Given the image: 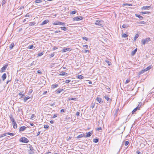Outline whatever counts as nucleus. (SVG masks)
<instances>
[{"instance_id": "obj_28", "label": "nucleus", "mask_w": 154, "mask_h": 154, "mask_svg": "<svg viewBox=\"0 0 154 154\" xmlns=\"http://www.w3.org/2000/svg\"><path fill=\"white\" fill-rule=\"evenodd\" d=\"M105 61L107 63L108 66H110L112 64L109 61L107 60H105Z\"/></svg>"}, {"instance_id": "obj_17", "label": "nucleus", "mask_w": 154, "mask_h": 154, "mask_svg": "<svg viewBox=\"0 0 154 154\" xmlns=\"http://www.w3.org/2000/svg\"><path fill=\"white\" fill-rule=\"evenodd\" d=\"M150 8V6H143L142 8V10L149 9Z\"/></svg>"}, {"instance_id": "obj_7", "label": "nucleus", "mask_w": 154, "mask_h": 154, "mask_svg": "<svg viewBox=\"0 0 154 154\" xmlns=\"http://www.w3.org/2000/svg\"><path fill=\"white\" fill-rule=\"evenodd\" d=\"M9 118L10 119V121L12 122V123L16 122L15 119L13 117V116L11 114L9 116Z\"/></svg>"}, {"instance_id": "obj_6", "label": "nucleus", "mask_w": 154, "mask_h": 154, "mask_svg": "<svg viewBox=\"0 0 154 154\" xmlns=\"http://www.w3.org/2000/svg\"><path fill=\"white\" fill-rule=\"evenodd\" d=\"M8 66V65H6L3 66L1 68V70L0 71V72H5V71L6 70V68H7Z\"/></svg>"}, {"instance_id": "obj_44", "label": "nucleus", "mask_w": 154, "mask_h": 154, "mask_svg": "<svg viewBox=\"0 0 154 154\" xmlns=\"http://www.w3.org/2000/svg\"><path fill=\"white\" fill-rule=\"evenodd\" d=\"M76 11H72L71 12V14H75L76 12Z\"/></svg>"}, {"instance_id": "obj_25", "label": "nucleus", "mask_w": 154, "mask_h": 154, "mask_svg": "<svg viewBox=\"0 0 154 154\" xmlns=\"http://www.w3.org/2000/svg\"><path fill=\"white\" fill-rule=\"evenodd\" d=\"M77 77L79 79H82L84 78V76L81 75H79L77 76Z\"/></svg>"}, {"instance_id": "obj_5", "label": "nucleus", "mask_w": 154, "mask_h": 154, "mask_svg": "<svg viewBox=\"0 0 154 154\" xmlns=\"http://www.w3.org/2000/svg\"><path fill=\"white\" fill-rule=\"evenodd\" d=\"M83 17L81 16H78L74 17L73 18V21H79L82 20L83 19Z\"/></svg>"}, {"instance_id": "obj_29", "label": "nucleus", "mask_w": 154, "mask_h": 154, "mask_svg": "<svg viewBox=\"0 0 154 154\" xmlns=\"http://www.w3.org/2000/svg\"><path fill=\"white\" fill-rule=\"evenodd\" d=\"M135 16L139 18L140 19H143V17H142V16H141L140 15H139V14H135Z\"/></svg>"}, {"instance_id": "obj_23", "label": "nucleus", "mask_w": 154, "mask_h": 154, "mask_svg": "<svg viewBox=\"0 0 154 154\" xmlns=\"http://www.w3.org/2000/svg\"><path fill=\"white\" fill-rule=\"evenodd\" d=\"M139 36V35L138 34H136V35H135V36H134V41H135L136 39L138 38Z\"/></svg>"}, {"instance_id": "obj_54", "label": "nucleus", "mask_w": 154, "mask_h": 154, "mask_svg": "<svg viewBox=\"0 0 154 154\" xmlns=\"http://www.w3.org/2000/svg\"><path fill=\"white\" fill-rule=\"evenodd\" d=\"M49 127V126L48 125H44V128H47Z\"/></svg>"}, {"instance_id": "obj_61", "label": "nucleus", "mask_w": 154, "mask_h": 154, "mask_svg": "<svg viewBox=\"0 0 154 154\" xmlns=\"http://www.w3.org/2000/svg\"><path fill=\"white\" fill-rule=\"evenodd\" d=\"M65 110H66L65 109H61L60 110V112H61L62 113L63 112H64Z\"/></svg>"}, {"instance_id": "obj_20", "label": "nucleus", "mask_w": 154, "mask_h": 154, "mask_svg": "<svg viewBox=\"0 0 154 154\" xmlns=\"http://www.w3.org/2000/svg\"><path fill=\"white\" fill-rule=\"evenodd\" d=\"M13 128L14 129H16L17 128V125L16 122L12 123Z\"/></svg>"}, {"instance_id": "obj_18", "label": "nucleus", "mask_w": 154, "mask_h": 154, "mask_svg": "<svg viewBox=\"0 0 154 154\" xmlns=\"http://www.w3.org/2000/svg\"><path fill=\"white\" fill-rule=\"evenodd\" d=\"M85 134H80V135L78 136L76 138L77 139H79V138H82V137H85Z\"/></svg>"}, {"instance_id": "obj_36", "label": "nucleus", "mask_w": 154, "mask_h": 154, "mask_svg": "<svg viewBox=\"0 0 154 154\" xmlns=\"http://www.w3.org/2000/svg\"><path fill=\"white\" fill-rule=\"evenodd\" d=\"M44 54L43 52H41L40 53H38L37 54L38 57H40L42 56Z\"/></svg>"}, {"instance_id": "obj_32", "label": "nucleus", "mask_w": 154, "mask_h": 154, "mask_svg": "<svg viewBox=\"0 0 154 154\" xmlns=\"http://www.w3.org/2000/svg\"><path fill=\"white\" fill-rule=\"evenodd\" d=\"M7 135V134L6 133H4L3 134H1L0 135V138L1 137H4L6 136Z\"/></svg>"}, {"instance_id": "obj_2", "label": "nucleus", "mask_w": 154, "mask_h": 154, "mask_svg": "<svg viewBox=\"0 0 154 154\" xmlns=\"http://www.w3.org/2000/svg\"><path fill=\"white\" fill-rule=\"evenodd\" d=\"M95 24L101 27L104 26V22L103 20H97L95 23Z\"/></svg>"}, {"instance_id": "obj_59", "label": "nucleus", "mask_w": 154, "mask_h": 154, "mask_svg": "<svg viewBox=\"0 0 154 154\" xmlns=\"http://www.w3.org/2000/svg\"><path fill=\"white\" fill-rule=\"evenodd\" d=\"M76 99H77L76 98H70V100H76Z\"/></svg>"}, {"instance_id": "obj_10", "label": "nucleus", "mask_w": 154, "mask_h": 154, "mask_svg": "<svg viewBox=\"0 0 154 154\" xmlns=\"http://www.w3.org/2000/svg\"><path fill=\"white\" fill-rule=\"evenodd\" d=\"M64 90L63 89H58L55 91V94H60L61 92L63 91Z\"/></svg>"}, {"instance_id": "obj_4", "label": "nucleus", "mask_w": 154, "mask_h": 154, "mask_svg": "<svg viewBox=\"0 0 154 154\" xmlns=\"http://www.w3.org/2000/svg\"><path fill=\"white\" fill-rule=\"evenodd\" d=\"M20 141L22 143H27L28 142L29 140L26 137H22L20 139Z\"/></svg>"}, {"instance_id": "obj_50", "label": "nucleus", "mask_w": 154, "mask_h": 154, "mask_svg": "<svg viewBox=\"0 0 154 154\" xmlns=\"http://www.w3.org/2000/svg\"><path fill=\"white\" fill-rule=\"evenodd\" d=\"M95 106V104L92 103L91 106V107L92 108H93Z\"/></svg>"}, {"instance_id": "obj_16", "label": "nucleus", "mask_w": 154, "mask_h": 154, "mask_svg": "<svg viewBox=\"0 0 154 154\" xmlns=\"http://www.w3.org/2000/svg\"><path fill=\"white\" fill-rule=\"evenodd\" d=\"M92 135V133L91 132H89L86 133V135H85V137H90Z\"/></svg>"}, {"instance_id": "obj_38", "label": "nucleus", "mask_w": 154, "mask_h": 154, "mask_svg": "<svg viewBox=\"0 0 154 154\" xmlns=\"http://www.w3.org/2000/svg\"><path fill=\"white\" fill-rule=\"evenodd\" d=\"M35 24V23L34 22H31L29 23V25L30 26H31L34 25Z\"/></svg>"}, {"instance_id": "obj_19", "label": "nucleus", "mask_w": 154, "mask_h": 154, "mask_svg": "<svg viewBox=\"0 0 154 154\" xmlns=\"http://www.w3.org/2000/svg\"><path fill=\"white\" fill-rule=\"evenodd\" d=\"M137 51V49L135 48L134 51H133L131 53V54L132 55H134L136 53Z\"/></svg>"}, {"instance_id": "obj_64", "label": "nucleus", "mask_w": 154, "mask_h": 154, "mask_svg": "<svg viewBox=\"0 0 154 154\" xmlns=\"http://www.w3.org/2000/svg\"><path fill=\"white\" fill-rule=\"evenodd\" d=\"M45 154H51V152H48L46 153Z\"/></svg>"}, {"instance_id": "obj_30", "label": "nucleus", "mask_w": 154, "mask_h": 154, "mask_svg": "<svg viewBox=\"0 0 154 154\" xmlns=\"http://www.w3.org/2000/svg\"><path fill=\"white\" fill-rule=\"evenodd\" d=\"M61 29L64 31H66L67 30V28L65 26L60 27Z\"/></svg>"}, {"instance_id": "obj_49", "label": "nucleus", "mask_w": 154, "mask_h": 154, "mask_svg": "<svg viewBox=\"0 0 154 154\" xmlns=\"http://www.w3.org/2000/svg\"><path fill=\"white\" fill-rule=\"evenodd\" d=\"M71 81V80H69V79H68V80H66V81H65V82L66 83H69V82H70Z\"/></svg>"}, {"instance_id": "obj_53", "label": "nucleus", "mask_w": 154, "mask_h": 154, "mask_svg": "<svg viewBox=\"0 0 154 154\" xmlns=\"http://www.w3.org/2000/svg\"><path fill=\"white\" fill-rule=\"evenodd\" d=\"M136 153L137 154H142V153H141L139 150H138L136 151Z\"/></svg>"}, {"instance_id": "obj_47", "label": "nucleus", "mask_w": 154, "mask_h": 154, "mask_svg": "<svg viewBox=\"0 0 154 154\" xmlns=\"http://www.w3.org/2000/svg\"><path fill=\"white\" fill-rule=\"evenodd\" d=\"M142 105V103L141 102L139 103V104L137 106L139 107V108L140 109V108L141 107Z\"/></svg>"}, {"instance_id": "obj_8", "label": "nucleus", "mask_w": 154, "mask_h": 154, "mask_svg": "<svg viewBox=\"0 0 154 154\" xmlns=\"http://www.w3.org/2000/svg\"><path fill=\"white\" fill-rule=\"evenodd\" d=\"M103 97L105 98V99L108 102L110 103L112 101V100L111 99L109 98L106 95Z\"/></svg>"}, {"instance_id": "obj_52", "label": "nucleus", "mask_w": 154, "mask_h": 154, "mask_svg": "<svg viewBox=\"0 0 154 154\" xmlns=\"http://www.w3.org/2000/svg\"><path fill=\"white\" fill-rule=\"evenodd\" d=\"M33 47L34 46L33 45H30L29 46V49H31L33 48Z\"/></svg>"}, {"instance_id": "obj_41", "label": "nucleus", "mask_w": 154, "mask_h": 154, "mask_svg": "<svg viewBox=\"0 0 154 154\" xmlns=\"http://www.w3.org/2000/svg\"><path fill=\"white\" fill-rule=\"evenodd\" d=\"M42 2V0H36L35 1V2L36 3H41Z\"/></svg>"}, {"instance_id": "obj_9", "label": "nucleus", "mask_w": 154, "mask_h": 154, "mask_svg": "<svg viewBox=\"0 0 154 154\" xmlns=\"http://www.w3.org/2000/svg\"><path fill=\"white\" fill-rule=\"evenodd\" d=\"M96 100L98 101L100 103H102L103 102L102 99L98 97H97L96 98Z\"/></svg>"}, {"instance_id": "obj_40", "label": "nucleus", "mask_w": 154, "mask_h": 154, "mask_svg": "<svg viewBox=\"0 0 154 154\" xmlns=\"http://www.w3.org/2000/svg\"><path fill=\"white\" fill-rule=\"evenodd\" d=\"M30 150L28 151H34V149H33V147L32 146H29Z\"/></svg>"}, {"instance_id": "obj_56", "label": "nucleus", "mask_w": 154, "mask_h": 154, "mask_svg": "<svg viewBox=\"0 0 154 154\" xmlns=\"http://www.w3.org/2000/svg\"><path fill=\"white\" fill-rule=\"evenodd\" d=\"M130 80L128 79H127L126 80L125 82V84H126L128 83H129L130 82Z\"/></svg>"}, {"instance_id": "obj_1", "label": "nucleus", "mask_w": 154, "mask_h": 154, "mask_svg": "<svg viewBox=\"0 0 154 154\" xmlns=\"http://www.w3.org/2000/svg\"><path fill=\"white\" fill-rule=\"evenodd\" d=\"M152 68L151 65H150L147 67L146 68L143 69L140 72H139L138 73L139 75H140L145 72H146L148 70H149Z\"/></svg>"}, {"instance_id": "obj_34", "label": "nucleus", "mask_w": 154, "mask_h": 154, "mask_svg": "<svg viewBox=\"0 0 154 154\" xmlns=\"http://www.w3.org/2000/svg\"><path fill=\"white\" fill-rule=\"evenodd\" d=\"M59 21L55 22L53 23V24L54 25H59L58 23H59Z\"/></svg>"}, {"instance_id": "obj_63", "label": "nucleus", "mask_w": 154, "mask_h": 154, "mask_svg": "<svg viewBox=\"0 0 154 154\" xmlns=\"http://www.w3.org/2000/svg\"><path fill=\"white\" fill-rule=\"evenodd\" d=\"M30 16V15L29 14H27L26 16H25V17H29Z\"/></svg>"}, {"instance_id": "obj_24", "label": "nucleus", "mask_w": 154, "mask_h": 154, "mask_svg": "<svg viewBox=\"0 0 154 154\" xmlns=\"http://www.w3.org/2000/svg\"><path fill=\"white\" fill-rule=\"evenodd\" d=\"M14 43H12L9 46L10 49H12L14 47Z\"/></svg>"}, {"instance_id": "obj_46", "label": "nucleus", "mask_w": 154, "mask_h": 154, "mask_svg": "<svg viewBox=\"0 0 154 154\" xmlns=\"http://www.w3.org/2000/svg\"><path fill=\"white\" fill-rule=\"evenodd\" d=\"M58 114H54V115L52 117V118H54L57 117Z\"/></svg>"}, {"instance_id": "obj_58", "label": "nucleus", "mask_w": 154, "mask_h": 154, "mask_svg": "<svg viewBox=\"0 0 154 154\" xmlns=\"http://www.w3.org/2000/svg\"><path fill=\"white\" fill-rule=\"evenodd\" d=\"M102 130V128L101 127H99V128H98L97 129V131H99L100 130Z\"/></svg>"}, {"instance_id": "obj_11", "label": "nucleus", "mask_w": 154, "mask_h": 154, "mask_svg": "<svg viewBox=\"0 0 154 154\" xmlns=\"http://www.w3.org/2000/svg\"><path fill=\"white\" fill-rule=\"evenodd\" d=\"M140 110V109L139 108L138 106H137L136 108H134L132 112V114L134 113L135 112L137 111V110Z\"/></svg>"}, {"instance_id": "obj_21", "label": "nucleus", "mask_w": 154, "mask_h": 154, "mask_svg": "<svg viewBox=\"0 0 154 154\" xmlns=\"http://www.w3.org/2000/svg\"><path fill=\"white\" fill-rule=\"evenodd\" d=\"M58 86V85L57 84H56L55 85L53 84L51 85V88L52 89L55 88H57Z\"/></svg>"}, {"instance_id": "obj_22", "label": "nucleus", "mask_w": 154, "mask_h": 154, "mask_svg": "<svg viewBox=\"0 0 154 154\" xmlns=\"http://www.w3.org/2000/svg\"><path fill=\"white\" fill-rule=\"evenodd\" d=\"M61 73L60 74V75H68V74L65 72H61Z\"/></svg>"}, {"instance_id": "obj_45", "label": "nucleus", "mask_w": 154, "mask_h": 154, "mask_svg": "<svg viewBox=\"0 0 154 154\" xmlns=\"http://www.w3.org/2000/svg\"><path fill=\"white\" fill-rule=\"evenodd\" d=\"M55 53L54 52L52 53L51 55H50V57L51 58L53 57H54V56Z\"/></svg>"}, {"instance_id": "obj_15", "label": "nucleus", "mask_w": 154, "mask_h": 154, "mask_svg": "<svg viewBox=\"0 0 154 154\" xmlns=\"http://www.w3.org/2000/svg\"><path fill=\"white\" fill-rule=\"evenodd\" d=\"M71 49L69 48H64L63 50L62 51L63 52H65L68 51H71Z\"/></svg>"}, {"instance_id": "obj_55", "label": "nucleus", "mask_w": 154, "mask_h": 154, "mask_svg": "<svg viewBox=\"0 0 154 154\" xmlns=\"http://www.w3.org/2000/svg\"><path fill=\"white\" fill-rule=\"evenodd\" d=\"M139 24H145V22L144 21H140L139 23Z\"/></svg>"}, {"instance_id": "obj_39", "label": "nucleus", "mask_w": 154, "mask_h": 154, "mask_svg": "<svg viewBox=\"0 0 154 154\" xmlns=\"http://www.w3.org/2000/svg\"><path fill=\"white\" fill-rule=\"evenodd\" d=\"M128 36V35L125 33H124L122 35V37L126 38Z\"/></svg>"}, {"instance_id": "obj_26", "label": "nucleus", "mask_w": 154, "mask_h": 154, "mask_svg": "<svg viewBox=\"0 0 154 154\" xmlns=\"http://www.w3.org/2000/svg\"><path fill=\"white\" fill-rule=\"evenodd\" d=\"M128 25L126 24H123L122 27L124 28H125L128 27Z\"/></svg>"}, {"instance_id": "obj_3", "label": "nucleus", "mask_w": 154, "mask_h": 154, "mask_svg": "<svg viewBox=\"0 0 154 154\" xmlns=\"http://www.w3.org/2000/svg\"><path fill=\"white\" fill-rule=\"evenodd\" d=\"M150 41V38H146L144 39H143L141 41L142 44L143 45H145L146 43H147Z\"/></svg>"}, {"instance_id": "obj_31", "label": "nucleus", "mask_w": 154, "mask_h": 154, "mask_svg": "<svg viewBox=\"0 0 154 154\" xmlns=\"http://www.w3.org/2000/svg\"><path fill=\"white\" fill-rule=\"evenodd\" d=\"M99 141V139L97 138L94 139L93 140V142L95 143H97Z\"/></svg>"}, {"instance_id": "obj_13", "label": "nucleus", "mask_w": 154, "mask_h": 154, "mask_svg": "<svg viewBox=\"0 0 154 154\" xmlns=\"http://www.w3.org/2000/svg\"><path fill=\"white\" fill-rule=\"evenodd\" d=\"M49 22L48 20H46L44 21L40 24L41 25H43L47 24Z\"/></svg>"}, {"instance_id": "obj_62", "label": "nucleus", "mask_w": 154, "mask_h": 154, "mask_svg": "<svg viewBox=\"0 0 154 154\" xmlns=\"http://www.w3.org/2000/svg\"><path fill=\"white\" fill-rule=\"evenodd\" d=\"M60 32V30H56L55 31L54 33H58V32Z\"/></svg>"}, {"instance_id": "obj_48", "label": "nucleus", "mask_w": 154, "mask_h": 154, "mask_svg": "<svg viewBox=\"0 0 154 154\" xmlns=\"http://www.w3.org/2000/svg\"><path fill=\"white\" fill-rule=\"evenodd\" d=\"M129 143V142L128 141H126L125 142V146H127L128 145Z\"/></svg>"}, {"instance_id": "obj_43", "label": "nucleus", "mask_w": 154, "mask_h": 154, "mask_svg": "<svg viewBox=\"0 0 154 154\" xmlns=\"http://www.w3.org/2000/svg\"><path fill=\"white\" fill-rule=\"evenodd\" d=\"M6 0H3L2 2V5H3L6 2Z\"/></svg>"}, {"instance_id": "obj_60", "label": "nucleus", "mask_w": 154, "mask_h": 154, "mask_svg": "<svg viewBox=\"0 0 154 154\" xmlns=\"http://www.w3.org/2000/svg\"><path fill=\"white\" fill-rule=\"evenodd\" d=\"M79 114H80V112H77L76 113V115L77 116H79Z\"/></svg>"}, {"instance_id": "obj_35", "label": "nucleus", "mask_w": 154, "mask_h": 154, "mask_svg": "<svg viewBox=\"0 0 154 154\" xmlns=\"http://www.w3.org/2000/svg\"><path fill=\"white\" fill-rule=\"evenodd\" d=\"M19 95H21L20 98H22L25 95L24 94H22V92H20L19 93Z\"/></svg>"}, {"instance_id": "obj_42", "label": "nucleus", "mask_w": 154, "mask_h": 154, "mask_svg": "<svg viewBox=\"0 0 154 154\" xmlns=\"http://www.w3.org/2000/svg\"><path fill=\"white\" fill-rule=\"evenodd\" d=\"M58 24L59 25H64L65 23L61 22H59Z\"/></svg>"}, {"instance_id": "obj_33", "label": "nucleus", "mask_w": 154, "mask_h": 154, "mask_svg": "<svg viewBox=\"0 0 154 154\" xmlns=\"http://www.w3.org/2000/svg\"><path fill=\"white\" fill-rule=\"evenodd\" d=\"M6 134H7V135H10L11 136H13L15 134L14 133H6Z\"/></svg>"}, {"instance_id": "obj_14", "label": "nucleus", "mask_w": 154, "mask_h": 154, "mask_svg": "<svg viewBox=\"0 0 154 154\" xmlns=\"http://www.w3.org/2000/svg\"><path fill=\"white\" fill-rule=\"evenodd\" d=\"M7 77L6 74L5 73H4L3 74L2 76V80L4 81Z\"/></svg>"}, {"instance_id": "obj_27", "label": "nucleus", "mask_w": 154, "mask_h": 154, "mask_svg": "<svg viewBox=\"0 0 154 154\" xmlns=\"http://www.w3.org/2000/svg\"><path fill=\"white\" fill-rule=\"evenodd\" d=\"M30 97L29 96H27V97H25L24 98V102H26V101L29 99L30 98Z\"/></svg>"}, {"instance_id": "obj_37", "label": "nucleus", "mask_w": 154, "mask_h": 154, "mask_svg": "<svg viewBox=\"0 0 154 154\" xmlns=\"http://www.w3.org/2000/svg\"><path fill=\"white\" fill-rule=\"evenodd\" d=\"M29 154H35L34 151H28Z\"/></svg>"}, {"instance_id": "obj_12", "label": "nucleus", "mask_w": 154, "mask_h": 154, "mask_svg": "<svg viewBox=\"0 0 154 154\" xmlns=\"http://www.w3.org/2000/svg\"><path fill=\"white\" fill-rule=\"evenodd\" d=\"M26 127L24 126H23L21 127L20 128L19 131H24L25 130H26Z\"/></svg>"}, {"instance_id": "obj_51", "label": "nucleus", "mask_w": 154, "mask_h": 154, "mask_svg": "<svg viewBox=\"0 0 154 154\" xmlns=\"http://www.w3.org/2000/svg\"><path fill=\"white\" fill-rule=\"evenodd\" d=\"M82 38L83 40H85L86 41H87L88 39V38L87 37H82Z\"/></svg>"}, {"instance_id": "obj_57", "label": "nucleus", "mask_w": 154, "mask_h": 154, "mask_svg": "<svg viewBox=\"0 0 154 154\" xmlns=\"http://www.w3.org/2000/svg\"><path fill=\"white\" fill-rule=\"evenodd\" d=\"M142 13L143 14H146L149 13V12H147V11H145V12H142Z\"/></svg>"}]
</instances>
